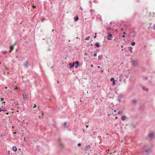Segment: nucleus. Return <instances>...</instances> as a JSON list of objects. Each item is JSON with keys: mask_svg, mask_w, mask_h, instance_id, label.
Listing matches in <instances>:
<instances>
[{"mask_svg": "<svg viewBox=\"0 0 155 155\" xmlns=\"http://www.w3.org/2000/svg\"><path fill=\"white\" fill-rule=\"evenodd\" d=\"M22 96L24 99H26V95L25 93V91H23L22 92Z\"/></svg>", "mask_w": 155, "mask_h": 155, "instance_id": "4", "label": "nucleus"}, {"mask_svg": "<svg viewBox=\"0 0 155 155\" xmlns=\"http://www.w3.org/2000/svg\"><path fill=\"white\" fill-rule=\"evenodd\" d=\"M81 144L80 143H78V146H81Z\"/></svg>", "mask_w": 155, "mask_h": 155, "instance_id": "28", "label": "nucleus"}, {"mask_svg": "<svg viewBox=\"0 0 155 155\" xmlns=\"http://www.w3.org/2000/svg\"><path fill=\"white\" fill-rule=\"evenodd\" d=\"M123 49H121V50H122V51H123Z\"/></svg>", "mask_w": 155, "mask_h": 155, "instance_id": "51", "label": "nucleus"}, {"mask_svg": "<svg viewBox=\"0 0 155 155\" xmlns=\"http://www.w3.org/2000/svg\"><path fill=\"white\" fill-rule=\"evenodd\" d=\"M36 107V106L35 104H34V106L33 107V108H35Z\"/></svg>", "mask_w": 155, "mask_h": 155, "instance_id": "27", "label": "nucleus"}, {"mask_svg": "<svg viewBox=\"0 0 155 155\" xmlns=\"http://www.w3.org/2000/svg\"><path fill=\"white\" fill-rule=\"evenodd\" d=\"M123 34H124H124H126L125 32H124L123 33Z\"/></svg>", "mask_w": 155, "mask_h": 155, "instance_id": "37", "label": "nucleus"}, {"mask_svg": "<svg viewBox=\"0 0 155 155\" xmlns=\"http://www.w3.org/2000/svg\"><path fill=\"white\" fill-rule=\"evenodd\" d=\"M122 37L123 38H124L125 37V36L124 35H122Z\"/></svg>", "mask_w": 155, "mask_h": 155, "instance_id": "30", "label": "nucleus"}, {"mask_svg": "<svg viewBox=\"0 0 155 155\" xmlns=\"http://www.w3.org/2000/svg\"><path fill=\"white\" fill-rule=\"evenodd\" d=\"M90 38V36H88L85 39V40H88Z\"/></svg>", "mask_w": 155, "mask_h": 155, "instance_id": "16", "label": "nucleus"}, {"mask_svg": "<svg viewBox=\"0 0 155 155\" xmlns=\"http://www.w3.org/2000/svg\"><path fill=\"white\" fill-rule=\"evenodd\" d=\"M95 35H97V33H95Z\"/></svg>", "mask_w": 155, "mask_h": 155, "instance_id": "44", "label": "nucleus"}, {"mask_svg": "<svg viewBox=\"0 0 155 155\" xmlns=\"http://www.w3.org/2000/svg\"><path fill=\"white\" fill-rule=\"evenodd\" d=\"M74 20L75 21H77L78 20V16L76 15L74 17Z\"/></svg>", "mask_w": 155, "mask_h": 155, "instance_id": "10", "label": "nucleus"}, {"mask_svg": "<svg viewBox=\"0 0 155 155\" xmlns=\"http://www.w3.org/2000/svg\"><path fill=\"white\" fill-rule=\"evenodd\" d=\"M110 81H112V85L114 86L115 85V81L114 78H111L110 79Z\"/></svg>", "mask_w": 155, "mask_h": 155, "instance_id": "2", "label": "nucleus"}, {"mask_svg": "<svg viewBox=\"0 0 155 155\" xmlns=\"http://www.w3.org/2000/svg\"><path fill=\"white\" fill-rule=\"evenodd\" d=\"M122 113V112L121 111H119L118 112V114H121Z\"/></svg>", "mask_w": 155, "mask_h": 155, "instance_id": "22", "label": "nucleus"}, {"mask_svg": "<svg viewBox=\"0 0 155 155\" xmlns=\"http://www.w3.org/2000/svg\"><path fill=\"white\" fill-rule=\"evenodd\" d=\"M79 64V62L78 61H76V62H75V64L77 65H78Z\"/></svg>", "mask_w": 155, "mask_h": 155, "instance_id": "23", "label": "nucleus"}, {"mask_svg": "<svg viewBox=\"0 0 155 155\" xmlns=\"http://www.w3.org/2000/svg\"><path fill=\"white\" fill-rule=\"evenodd\" d=\"M94 57H96L97 56V53L95 52V53L94 54Z\"/></svg>", "mask_w": 155, "mask_h": 155, "instance_id": "21", "label": "nucleus"}, {"mask_svg": "<svg viewBox=\"0 0 155 155\" xmlns=\"http://www.w3.org/2000/svg\"><path fill=\"white\" fill-rule=\"evenodd\" d=\"M98 58L99 60H101L102 59V56L101 55H99L98 56Z\"/></svg>", "mask_w": 155, "mask_h": 155, "instance_id": "14", "label": "nucleus"}, {"mask_svg": "<svg viewBox=\"0 0 155 155\" xmlns=\"http://www.w3.org/2000/svg\"><path fill=\"white\" fill-rule=\"evenodd\" d=\"M95 45H96V46L97 47H99L100 46L98 43H95Z\"/></svg>", "mask_w": 155, "mask_h": 155, "instance_id": "18", "label": "nucleus"}, {"mask_svg": "<svg viewBox=\"0 0 155 155\" xmlns=\"http://www.w3.org/2000/svg\"><path fill=\"white\" fill-rule=\"evenodd\" d=\"M154 133H150L148 135V137L150 138H152L154 136Z\"/></svg>", "mask_w": 155, "mask_h": 155, "instance_id": "3", "label": "nucleus"}, {"mask_svg": "<svg viewBox=\"0 0 155 155\" xmlns=\"http://www.w3.org/2000/svg\"><path fill=\"white\" fill-rule=\"evenodd\" d=\"M28 62L27 61L25 62V63L24 64V65L25 68H28Z\"/></svg>", "mask_w": 155, "mask_h": 155, "instance_id": "5", "label": "nucleus"}, {"mask_svg": "<svg viewBox=\"0 0 155 155\" xmlns=\"http://www.w3.org/2000/svg\"><path fill=\"white\" fill-rule=\"evenodd\" d=\"M132 64L133 66H135L136 64V62L134 61H132Z\"/></svg>", "mask_w": 155, "mask_h": 155, "instance_id": "13", "label": "nucleus"}, {"mask_svg": "<svg viewBox=\"0 0 155 155\" xmlns=\"http://www.w3.org/2000/svg\"><path fill=\"white\" fill-rule=\"evenodd\" d=\"M90 12H93V10H92V9H91V10H90Z\"/></svg>", "mask_w": 155, "mask_h": 155, "instance_id": "34", "label": "nucleus"}, {"mask_svg": "<svg viewBox=\"0 0 155 155\" xmlns=\"http://www.w3.org/2000/svg\"><path fill=\"white\" fill-rule=\"evenodd\" d=\"M135 44V42H133L131 43V45L132 46H134Z\"/></svg>", "mask_w": 155, "mask_h": 155, "instance_id": "19", "label": "nucleus"}, {"mask_svg": "<svg viewBox=\"0 0 155 155\" xmlns=\"http://www.w3.org/2000/svg\"><path fill=\"white\" fill-rule=\"evenodd\" d=\"M97 68H100V67L99 66H97Z\"/></svg>", "mask_w": 155, "mask_h": 155, "instance_id": "38", "label": "nucleus"}, {"mask_svg": "<svg viewBox=\"0 0 155 155\" xmlns=\"http://www.w3.org/2000/svg\"><path fill=\"white\" fill-rule=\"evenodd\" d=\"M84 55H87V53H84Z\"/></svg>", "mask_w": 155, "mask_h": 155, "instance_id": "31", "label": "nucleus"}, {"mask_svg": "<svg viewBox=\"0 0 155 155\" xmlns=\"http://www.w3.org/2000/svg\"><path fill=\"white\" fill-rule=\"evenodd\" d=\"M96 38V35H95V36L94 37V38Z\"/></svg>", "mask_w": 155, "mask_h": 155, "instance_id": "35", "label": "nucleus"}, {"mask_svg": "<svg viewBox=\"0 0 155 155\" xmlns=\"http://www.w3.org/2000/svg\"><path fill=\"white\" fill-rule=\"evenodd\" d=\"M127 117L125 116H122V117L121 118V119L122 120L124 121V120Z\"/></svg>", "mask_w": 155, "mask_h": 155, "instance_id": "8", "label": "nucleus"}, {"mask_svg": "<svg viewBox=\"0 0 155 155\" xmlns=\"http://www.w3.org/2000/svg\"><path fill=\"white\" fill-rule=\"evenodd\" d=\"M151 151V150L150 148H149L147 150H145V151L147 153H150Z\"/></svg>", "mask_w": 155, "mask_h": 155, "instance_id": "6", "label": "nucleus"}, {"mask_svg": "<svg viewBox=\"0 0 155 155\" xmlns=\"http://www.w3.org/2000/svg\"><path fill=\"white\" fill-rule=\"evenodd\" d=\"M121 30L122 31H123L124 30V28L123 27H122L121 28Z\"/></svg>", "mask_w": 155, "mask_h": 155, "instance_id": "24", "label": "nucleus"}, {"mask_svg": "<svg viewBox=\"0 0 155 155\" xmlns=\"http://www.w3.org/2000/svg\"><path fill=\"white\" fill-rule=\"evenodd\" d=\"M121 48H123V46L122 45H121Z\"/></svg>", "mask_w": 155, "mask_h": 155, "instance_id": "36", "label": "nucleus"}, {"mask_svg": "<svg viewBox=\"0 0 155 155\" xmlns=\"http://www.w3.org/2000/svg\"><path fill=\"white\" fill-rule=\"evenodd\" d=\"M8 114V113H6V114Z\"/></svg>", "mask_w": 155, "mask_h": 155, "instance_id": "43", "label": "nucleus"}, {"mask_svg": "<svg viewBox=\"0 0 155 155\" xmlns=\"http://www.w3.org/2000/svg\"><path fill=\"white\" fill-rule=\"evenodd\" d=\"M16 133V132H14L13 133V134H15Z\"/></svg>", "mask_w": 155, "mask_h": 155, "instance_id": "42", "label": "nucleus"}, {"mask_svg": "<svg viewBox=\"0 0 155 155\" xmlns=\"http://www.w3.org/2000/svg\"><path fill=\"white\" fill-rule=\"evenodd\" d=\"M12 150L13 151L16 152L17 150V148L16 146H14L12 147Z\"/></svg>", "mask_w": 155, "mask_h": 155, "instance_id": "9", "label": "nucleus"}, {"mask_svg": "<svg viewBox=\"0 0 155 155\" xmlns=\"http://www.w3.org/2000/svg\"><path fill=\"white\" fill-rule=\"evenodd\" d=\"M2 101L3 100V99H2Z\"/></svg>", "mask_w": 155, "mask_h": 155, "instance_id": "53", "label": "nucleus"}, {"mask_svg": "<svg viewBox=\"0 0 155 155\" xmlns=\"http://www.w3.org/2000/svg\"><path fill=\"white\" fill-rule=\"evenodd\" d=\"M7 51H6L5 52V53H4V54H5V53H6Z\"/></svg>", "mask_w": 155, "mask_h": 155, "instance_id": "47", "label": "nucleus"}, {"mask_svg": "<svg viewBox=\"0 0 155 155\" xmlns=\"http://www.w3.org/2000/svg\"><path fill=\"white\" fill-rule=\"evenodd\" d=\"M86 127L87 128L88 127V126H87Z\"/></svg>", "mask_w": 155, "mask_h": 155, "instance_id": "45", "label": "nucleus"}, {"mask_svg": "<svg viewBox=\"0 0 155 155\" xmlns=\"http://www.w3.org/2000/svg\"><path fill=\"white\" fill-rule=\"evenodd\" d=\"M114 112H116V110H114Z\"/></svg>", "mask_w": 155, "mask_h": 155, "instance_id": "39", "label": "nucleus"}, {"mask_svg": "<svg viewBox=\"0 0 155 155\" xmlns=\"http://www.w3.org/2000/svg\"><path fill=\"white\" fill-rule=\"evenodd\" d=\"M6 110H2L1 108L0 107V111H6Z\"/></svg>", "mask_w": 155, "mask_h": 155, "instance_id": "20", "label": "nucleus"}, {"mask_svg": "<svg viewBox=\"0 0 155 155\" xmlns=\"http://www.w3.org/2000/svg\"><path fill=\"white\" fill-rule=\"evenodd\" d=\"M129 50L130 51L131 53H132L133 52H132V48L131 47H129Z\"/></svg>", "mask_w": 155, "mask_h": 155, "instance_id": "12", "label": "nucleus"}, {"mask_svg": "<svg viewBox=\"0 0 155 155\" xmlns=\"http://www.w3.org/2000/svg\"><path fill=\"white\" fill-rule=\"evenodd\" d=\"M70 68H72L74 65V63L73 62V64L70 63L69 64Z\"/></svg>", "mask_w": 155, "mask_h": 155, "instance_id": "7", "label": "nucleus"}, {"mask_svg": "<svg viewBox=\"0 0 155 155\" xmlns=\"http://www.w3.org/2000/svg\"><path fill=\"white\" fill-rule=\"evenodd\" d=\"M101 72H103V71H101Z\"/></svg>", "mask_w": 155, "mask_h": 155, "instance_id": "54", "label": "nucleus"}, {"mask_svg": "<svg viewBox=\"0 0 155 155\" xmlns=\"http://www.w3.org/2000/svg\"><path fill=\"white\" fill-rule=\"evenodd\" d=\"M7 51H6L5 52V53H4V54H5V53H6Z\"/></svg>", "mask_w": 155, "mask_h": 155, "instance_id": "49", "label": "nucleus"}, {"mask_svg": "<svg viewBox=\"0 0 155 155\" xmlns=\"http://www.w3.org/2000/svg\"><path fill=\"white\" fill-rule=\"evenodd\" d=\"M7 88H8V87H5V89H7Z\"/></svg>", "mask_w": 155, "mask_h": 155, "instance_id": "41", "label": "nucleus"}, {"mask_svg": "<svg viewBox=\"0 0 155 155\" xmlns=\"http://www.w3.org/2000/svg\"><path fill=\"white\" fill-rule=\"evenodd\" d=\"M93 64H91V67H93Z\"/></svg>", "mask_w": 155, "mask_h": 155, "instance_id": "33", "label": "nucleus"}, {"mask_svg": "<svg viewBox=\"0 0 155 155\" xmlns=\"http://www.w3.org/2000/svg\"><path fill=\"white\" fill-rule=\"evenodd\" d=\"M132 101V102L133 103H135L136 102V101L135 99H133Z\"/></svg>", "mask_w": 155, "mask_h": 155, "instance_id": "15", "label": "nucleus"}, {"mask_svg": "<svg viewBox=\"0 0 155 155\" xmlns=\"http://www.w3.org/2000/svg\"><path fill=\"white\" fill-rule=\"evenodd\" d=\"M143 90H144V91H148V89L147 88H145L144 87H143Z\"/></svg>", "mask_w": 155, "mask_h": 155, "instance_id": "17", "label": "nucleus"}, {"mask_svg": "<svg viewBox=\"0 0 155 155\" xmlns=\"http://www.w3.org/2000/svg\"><path fill=\"white\" fill-rule=\"evenodd\" d=\"M113 38L112 34L109 32L107 34V38L108 40H110L112 39Z\"/></svg>", "mask_w": 155, "mask_h": 155, "instance_id": "1", "label": "nucleus"}, {"mask_svg": "<svg viewBox=\"0 0 155 155\" xmlns=\"http://www.w3.org/2000/svg\"><path fill=\"white\" fill-rule=\"evenodd\" d=\"M14 48V45L10 46V50L9 51L10 52H11L13 49Z\"/></svg>", "mask_w": 155, "mask_h": 155, "instance_id": "11", "label": "nucleus"}, {"mask_svg": "<svg viewBox=\"0 0 155 155\" xmlns=\"http://www.w3.org/2000/svg\"><path fill=\"white\" fill-rule=\"evenodd\" d=\"M44 20H45V19H44V18H43L41 19V21L42 22H43V21H44Z\"/></svg>", "mask_w": 155, "mask_h": 155, "instance_id": "25", "label": "nucleus"}, {"mask_svg": "<svg viewBox=\"0 0 155 155\" xmlns=\"http://www.w3.org/2000/svg\"><path fill=\"white\" fill-rule=\"evenodd\" d=\"M15 90H17L18 89L17 87H15Z\"/></svg>", "mask_w": 155, "mask_h": 155, "instance_id": "26", "label": "nucleus"}, {"mask_svg": "<svg viewBox=\"0 0 155 155\" xmlns=\"http://www.w3.org/2000/svg\"><path fill=\"white\" fill-rule=\"evenodd\" d=\"M33 7L34 8H35V6H34Z\"/></svg>", "mask_w": 155, "mask_h": 155, "instance_id": "40", "label": "nucleus"}, {"mask_svg": "<svg viewBox=\"0 0 155 155\" xmlns=\"http://www.w3.org/2000/svg\"><path fill=\"white\" fill-rule=\"evenodd\" d=\"M7 51H6L5 52V53H4V54H5V53H6Z\"/></svg>", "mask_w": 155, "mask_h": 155, "instance_id": "46", "label": "nucleus"}, {"mask_svg": "<svg viewBox=\"0 0 155 155\" xmlns=\"http://www.w3.org/2000/svg\"><path fill=\"white\" fill-rule=\"evenodd\" d=\"M66 122H65L64 123V124L65 125H66Z\"/></svg>", "mask_w": 155, "mask_h": 155, "instance_id": "32", "label": "nucleus"}, {"mask_svg": "<svg viewBox=\"0 0 155 155\" xmlns=\"http://www.w3.org/2000/svg\"><path fill=\"white\" fill-rule=\"evenodd\" d=\"M153 28L155 30V24L153 26Z\"/></svg>", "mask_w": 155, "mask_h": 155, "instance_id": "29", "label": "nucleus"}, {"mask_svg": "<svg viewBox=\"0 0 155 155\" xmlns=\"http://www.w3.org/2000/svg\"><path fill=\"white\" fill-rule=\"evenodd\" d=\"M115 118H117V117H115Z\"/></svg>", "mask_w": 155, "mask_h": 155, "instance_id": "50", "label": "nucleus"}, {"mask_svg": "<svg viewBox=\"0 0 155 155\" xmlns=\"http://www.w3.org/2000/svg\"><path fill=\"white\" fill-rule=\"evenodd\" d=\"M10 92H12V91H10Z\"/></svg>", "mask_w": 155, "mask_h": 155, "instance_id": "52", "label": "nucleus"}, {"mask_svg": "<svg viewBox=\"0 0 155 155\" xmlns=\"http://www.w3.org/2000/svg\"><path fill=\"white\" fill-rule=\"evenodd\" d=\"M7 51H6L5 52V53H4V54H5V53H6Z\"/></svg>", "mask_w": 155, "mask_h": 155, "instance_id": "48", "label": "nucleus"}]
</instances>
